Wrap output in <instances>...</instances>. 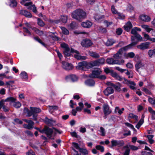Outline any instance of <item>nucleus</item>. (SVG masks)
Listing matches in <instances>:
<instances>
[{
	"instance_id": "f257e3e1",
	"label": "nucleus",
	"mask_w": 155,
	"mask_h": 155,
	"mask_svg": "<svg viewBox=\"0 0 155 155\" xmlns=\"http://www.w3.org/2000/svg\"><path fill=\"white\" fill-rule=\"evenodd\" d=\"M104 63L105 59L102 58L94 61L91 63H87L85 61L80 62L78 63V65L76 67V68L78 69L85 71L86 68H91L94 66H99L104 64Z\"/></svg>"
},
{
	"instance_id": "f03ea898",
	"label": "nucleus",
	"mask_w": 155,
	"mask_h": 155,
	"mask_svg": "<svg viewBox=\"0 0 155 155\" xmlns=\"http://www.w3.org/2000/svg\"><path fill=\"white\" fill-rule=\"evenodd\" d=\"M61 46L64 50L63 53L65 56H69L71 55V52H74L76 54H74V56L77 59L84 60L86 59L85 56L81 55L78 51L74 50L73 48H71L70 50L68 45L65 43H62L61 44Z\"/></svg>"
},
{
	"instance_id": "7ed1b4c3",
	"label": "nucleus",
	"mask_w": 155,
	"mask_h": 155,
	"mask_svg": "<svg viewBox=\"0 0 155 155\" xmlns=\"http://www.w3.org/2000/svg\"><path fill=\"white\" fill-rule=\"evenodd\" d=\"M87 16V13L83 10L81 9L76 10L72 14V17L79 21L85 19Z\"/></svg>"
},
{
	"instance_id": "20e7f679",
	"label": "nucleus",
	"mask_w": 155,
	"mask_h": 155,
	"mask_svg": "<svg viewBox=\"0 0 155 155\" xmlns=\"http://www.w3.org/2000/svg\"><path fill=\"white\" fill-rule=\"evenodd\" d=\"M131 40V43L127 45L130 49L136 45L139 41H142V38L140 35L137 34L134 36H132Z\"/></svg>"
},
{
	"instance_id": "39448f33",
	"label": "nucleus",
	"mask_w": 155,
	"mask_h": 155,
	"mask_svg": "<svg viewBox=\"0 0 155 155\" xmlns=\"http://www.w3.org/2000/svg\"><path fill=\"white\" fill-rule=\"evenodd\" d=\"M130 49L127 46H126L120 49L117 53L115 54L114 55V57L116 60H119V59L121 57V55L123 53L124 51H126ZM121 60H120V61Z\"/></svg>"
},
{
	"instance_id": "423d86ee",
	"label": "nucleus",
	"mask_w": 155,
	"mask_h": 155,
	"mask_svg": "<svg viewBox=\"0 0 155 155\" xmlns=\"http://www.w3.org/2000/svg\"><path fill=\"white\" fill-rule=\"evenodd\" d=\"M106 61L107 63L110 64H117L121 65L124 62V61L123 59H121L120 61L114 60L112 58H107Z\"/></svg>"
},
{
	"instance_id": "0eeeda50",
	"label": "nucleus",
	"mask_w": 155,
	"mask_h": 155,
	"mask_svg": "<svg viewBox=\"0 0 155 155\" xmlns=\"http://www.w3.org/2000/svg\"><path fill=\"white\" fill-rule=\"evenodd\" d=\"M30 109H31V113L32 114V115H33V120H37V114L41 112V109L38 108L31 107H30Z\"/></svg>"
},
{
	"instance_id": "6e6552de",
	"label": "nucleus",
	"mask_w": 155,
	"mask_h": 155,
	"mask_svg": "<svg viewBox=\"0 0 155 155\" xmlns=\"http://www.w3.org/2000/svg\"><path fill=\"white\" fill-rule=\"evenodd\" d=\"M103 109L104 114V117L106 118L107 116L111 114V110L109 106L107 104H104L103 106Z\"/></svg>"
},
{
	"instance_id": "1a4fd4ad",
	"label": "nucleus",
	"mask_w": 155,
	"mask_h": 155,
	"mask_svg": "<svg viewBox=\"0 0 155 155\" xmlns=\"http://www.w3.org/2000/svg\"><path fill=\"white\" fill-rule=\"evenodd\" d=\"M111 147L117 146L120 147L123 146L124 144V142L121 140H112L111 141Z\"/></svg>"
},
{
	"instance_id": "9d476101",
	"label": "nucleus",
	"mask_w": 155,
	"mask_h": 155,
	"mask_svg": "<svg viewBox=\"0 0 155 155\" xmlns=\"http://www.w3.org/2000/svg\"><path fill=\"white\" fill-rule=\"evenodd\" d=\"M101 72V71L100 69H95L92 71L91 74L89 75V76L91 78H98Z\"/></svg>"
},
{
	"instance_id": "9b49d317",
	"label": "nucleus",
	"mask_w": 155,
	"mask_h": 155,
	"mask_svg": "<svg viewBox=\"0 0 155 155\" xmlns=\"http://www.w3.org/2000/svg\"><path fill=\"white\" fill-rule=\"evenodd\" d=\"M15 101V99L13 97H8L5 100H2L0 102V109L3 107L4 105L5 104V102H12Z\"/></svg>"
},
{
	"instance_id": "f8f14e48",
	"label": "nucleus",
	"mask_w": 155,
	"mask_h": 155,
	"mask_svg": "<svg viewBox=\"0 0 155 155\" xmlns=\"http://www.w3.org/2000/svg\"><path fill=\"white\" fill-rule=\"evenodd\" d=\"M61 63L62 67L64 69L68 71L73 69V66L71 64L64 61H62Z\"/></svg>"
},
{
	"instance_id": "ddd939ff",
	"label": "nucleus",
	"mask_w": 155,
	"mask_h": 155,
	"mask_svg": "<svg viewBox=\"0 0 155 155\" xmlns=\"http://www.w3.org/2000/svg\"><path fill=\"white\" fill-rule=\"evenodd\" d=\"M31 2L26 3L24 4L25 6H28V9L29 10H31L35 13H37V10L36 7L34 5H32Z\"/></svg>"
},
{
	"instance_id": "4468645a",
	"label": "nucleus",
	"mask_w": 155,
	"mask_h": 155,
	"mask_svg": "<svg viewBox=\"0 0 155 155\" xmlns=\"http://www.w3.org/2000/svg\"><path fill=\"white\" fill-rule=\"evenodd\" d=\"M106 84L109 86L113 87L118 91H120V90L121 84L120 83H118L116 85L110 82H108Z\"/></svg>"
},
{
	"instance_id": "2eb2a0df",
	"label": "nucleus",
	"mask_w": 155,
	"mask_h": 155,
	"mask_svg": "<svg viewBox=\"0 0 155 155\" xmlns=\"http://www.w3.org/2000/svg\"><path fill=\"white\" fill-rule=\"evenodd\" d=\"M94 18L95 21L98 22H101L103 21L104 18V16L103 15H102L99 13H97L94 15Z\"/></svg>"
},
{
	"instance_id": "dca6fc26",
	"label": "nucleus",
	"mask_w": 155,
	"mask_h": 155,
	"mask_svg": "<svg viewBox=\"0 0 155 155\" xmlns=\"http://www.w3.org/2000/svg\"><path fill=\"white\" fill-rule=\"evenodd\" d=\"M112 87L109 86L104 91V93L106 96H108L114 93V90Z\"/></svg>"
},
{
	"instance_id": "f3484780",
	"label": "nucleus",
	"mask_w": 155,
	"mask_h": 155,
	"mask_svg": "<svg viewBox=\"0 0 155 155\" xmlns=\"http://www.w3.org/2000/svg\"><path fill=\"white\" fill-rule=\"evenodd\" d=\"M65 79L67 81H71L73 82H74L77 80L78 77L75 75L71 74L66 76Z\"/></svg>"
},
{
	"instance_id": "a211bd4d",
	"label": "nucleus",
	"mask_w": 155,
	"mask_h": 155,
	"mask_svg": "<svg viewBox=\"0 0 155 155\" xmlns=\"http://www.w3.org/2000/svg\"><path fill=\"white\" fill-rule=\"evenodd\" d=\"M150 43L148 42H146L141 43L140 45L137 46V48L141 50H144L148 48Z\"/></svg>"
},
{
	"instance_id": "6ab92c4d",
	"label": "nucleus",
	"mask_w": 155,
	"mask_h": 155,
	"mask_svg": "<svg viewBox=\"0 0 155 155\" xmlns=\"http://www.w3.org/2000/svg\"><path fill=\"white\" fill-rule=\"evenodd\" d=\"M92 44L91 41L89 39H84L81 42V45L84 47H87L91 46Z\"/></svg>"
},
{
	"instance_id": "aec40b11",
	"label": "nucleus",
	"mask_w": 155,
	"mask_h": 155,
	"mask_svg": "<svg viewBox=\"0 0 155 155\" xmlns=\"http://www.w3.org/2000/svg\"><path fill=\"white\" fill-rule=\"evenodd\" d=\"M45 133L47 135L48 137L50 138H51V135L53 132V130L47 127H45Z\"/></svg>"
},
{
	"instance_id": "412c9836",
	"label": "nucleus",
	"mask_w": 155,
	"mask_h": 155,
	"mask_svg": "<svg viewBox=\"0 0 155 155\" xmlns=\"http://www.w3.org/2000/svg\"><path fill=\"white\" fill-rule=\"evenodd\" d=\"M140 18L142 21L145 22H149L151 20L150 16L145 15H142L140 16Z\"/></svg>"
},
{
	"instance_id": "4be33fe9",
	"label": "nucleus",
	"mask_w": 155,
	"mask_h": 155,
	"mask_svg": "<svg viewBox=\"0 0 155 155\" xmlns=\"http://www.w3.org/2000/svg\"><path fill=\"white\" fill-rule=\"evenodd\" d=\"M20 13L21 14L24 15L26 17L30 18L32 17L31 14L30 13L25 10H21Z\"/></svg>"
},
{
	"instance_id": "5701e85b",
	"label": "nucleus",
	"mask_w": 155,
	"mask_h": 155,
	"mask_svg": "<svg viewBox=\"0 0 155 155\" xmlns=\"http://www.w3.org/2000/svg\"><path fill=\"white\" fill-rule=\"evenodd\" d=\"M45 122L48 126H51L55 123L56 121L52 119H49L47 117H46L45 118Z\"/></svg>"
},
{
	"instance_id": "b1692460",
	"label": "nucleus",
	"mask_w": 155,
	"mask_h": 155,
	"mask_svg": "<svg viewBox=\"0 0 155 155\" xmlns=\"http://www.w3.org/2000/svg\"><path fill=\"white\" fill-rule=\"evenodd\" d=\"M92 25L91 22L89 21H87L85 22H83L81 24V25L84 28H89Z\"/></svg>"
},
{
	"instance_id": "393cba45",
	"label": "nucleus",
	"mask_w": 155,
	"mask_h": 155,
	"mask_svg": "<svg viewBox=\"0 0 155 155\" xmlns=\"http://www.w3.org/2000/svg\"><path fill=\"white\" fill-rule=\"evenodd\" d=\"M124 110V108H122L121 109H119L118 107H116L114 110V113L116 114L118 113V114L120 115H121L123 113V111Z\"/></svg>"
},
{
	"instance_id": "a878e982",
	"label": "nucleus",
	"mask_w": 155,
	"mask_h": 155,
	"mask_svg": "<svg viewBox=\"0 0 155 155\" xmlns=\"http://www.w3.org/2000/svg\"><path fill=\"white\" fill-rule=\"evenodd\" d=\"M132 27V25L130 21L128 22L124 26L125 30L127 31H129Z\"/></svg>"
},
{
	"instance_id": "bb28decb",
	"label": "nucleus",
	"mask_w": 155,
	"mask_h": 155,
	"mask_svg": "<svg viewBox=\"0 0 155 155\" xmlns=\"http://www.w3.org/2000/svg\"><path fill=\"white\" fill-rule=\"evenodd\" d=\"M85 83L87 86H92L94 85L95 82L92 79H88L85 81Z\"/></svg>"
},
{
	"instance_id": "cd10ccee",
	"label": "nucleus",
	"mask_w": 155,
	"mask_h": 155,
	"mask_svg": "<svg viewBox=\"0 0 155 155\" xmlns=\"http://www.w3.org/2000/svg\"><path fill=\"white\" fill-rule=\"evenodd\" d=\"M148 55L150 58H152L155 56V49L149 50L148 52Z\"/></svg>"
},
{
	"instance_id": "c85d7f7f",
	"label": "nucleus",
	"mask_w": 155,
	"mask_h": 155,
	"mask_svg": "<svg viewBox=\"0 0 155 155\" xmlns=\"http://www.w3.org/2000/svg\"><path fill=\"white\" fill-rule=\"evenodd\" d=\"M144 66V64L140 61H138L136 64L135 67L136 70L138 71V70L142 68Z\"/></svg>"
},
{
	"instance_id": "c756f323",
	"label": "nucleus",
	"mask_w": 155,
	"mask_h": 155,
	"mask_svg": "<svg viewBox=\"0 0 155 155\" xmlns=\"http://www.w3.org/2000/svg\"><path fill=\"white\" fill-rule=\"evenodd\" d=\"M89 54L91 56L95 58H99L100 57V55L99 54L95 52L90 51Z\"/></svg>"
},
{
	"instance_id": "7c9ffc66",
	"label": "nucleus",
	"mask_w": 155,
	"mask_h": 155,
	"mask_svg": "<svg viewBox=\"0 0 155 155\" xmlns=\"http://www.w3.org/2000/svg\"><path fill=\"white\" fill-rule=\"evenodd\" d=\"M154 67L152 64H149L147 66V70L149 74H151L153 71Z\"/></svg>"
},
{
	"instance_id": "2f4dec72",
	"label": "nucleus",
	"mask_w": 155,
	"mask_h": 155,
	"mask_svg": "<svg viewBox=\"0 0 155 155\" xmlns=\"http://www.w3.org/2000/svg\"><path fill=\"white\" fill-rule=\"evenodd\" d=\"M31 28L36 34L40 36L42 35L43 34V32L42 31H40L38 29L35 27Z\"/></svg>"
},
{
	"instance_id": "473e14b6",
	"label": "nucleus",
	"mask_w": 155,
	"mask_h": 155,
	"mask_svg": "<svg viewBox=\"0 0 155 155\" xmlns=\"http://www.w3.org/2000/svg\"><path fill=\"white\" fill-rule=\"evenodd\" d=\"M9 2V5L12 7H16L17 5V2L16 0H8Z\"/></svg>"
},
{
	"instance_id": "72a5a7b5",
	"label": "nucleus",
	"mask_w": 155,
	"mask_h": 155,
	"mask_svg": "<svg viewBox=\"0 0 155 155\" xmlns=\"http://www.w3.org/2000/svg\"><path fill=\"white\" fill-rule=\"evenodd\" d=\"M116 42V41L114 39L110 38L108 39L106 42V45L107 46H111Z\"/></svg>"
},
{
	"instance_id": "f704fd0d",
	"label": "nucleus",
	"mask_w": 155,
	"mask_h": 155,
	"mask_svg": "<svg viewBox=\"0 0 155 155\" xmlns=\"http://www.w3.org/2000/svg\"><path fill=\"white\" fill-rule=\"evenodd\" d=\"M23 111L24 113L27 114V116L28 117H30L32 115V114L31 113V109L30 110L28 108L25 107L24 108Z\"/></svg>"
},
{
	"instance_id": "c9c22d12",
	"label": "nucleus",
	"mask_w": 155,
	"mask_h": 155,
	"mask_svg": "<svg viewBox=\"0 0 155 155\" xmlns=\"http://www.w3.org/2000/svg\"><path fill=\"white\" fill-rule=\"evenodd\" d=\"M135 54L133 52H130L127 54L126 53L124 54V56L127 58H133Z\"/></svg>"
},
{
	"instance_id": "e433bc0d",
	"label": "nucleus",
	"mask_w": 155,
	"mask_h": 155,
	"mask_svg": "<svg viewBox=\"0 0 155 155\" xmlns=\"http://www.w3.org/2000/svg\"><path fill=\"white\" fill-rule=\"evenodd\" d=\"M78 105L80 107H77L76 108V110L78 111H81L83 108L84 105L83 104L82 102H79Z\"/></svg>"
},
{
	"instance_id": "4c0bfd02",
	"label": "nucleus",
	"mask_w": 155,
	"mask_h": 155,
	"mask_svg": "<svg viewBox=\"0 0 155 155\" xmlns=\"http://www.w3.org/2000/svg\"><path fill=\"white\" fill-rule=\"evenodd\" d=\"M128 83L130 84L129 86L130 88L133 90L136 89L135 87H134L136 85V84L133 81H127Z\"/></svg>"
},
{
	"instance_id": "58836bf2",
	"label": "nucleus",
	"mask_w": 155,
	"mask_h": 155,
	"mask_svg": "<svg viewBox=\"0 0 155 155\" xmlns=\"http://www.w3.org/2000/svg\"><path fill=\"white\" fill-rule=\"evenodd\" d=\"M14 99H15V101L12 102H13L14 107L16 108H19L21 106V104L18 101L15 102V98Z\"/></svg>"
},
{
	"instance_id": "ea45409f",
	"label": "nucleus",
	"mask_w": 155,
	"mask_h": 155,
	"mask_svg": "<svg viewBox=\"0 0 155 155\" xmlns=\"http://www.w3.org/2000/svg\"><path fill=\"white\" fill-rule=\"evenodd\" d=\"M124 148L126 149V150L124 152L123 155H129L130 149L129 148V147L128 145L125 146L124 147Z\"/></svg>"
},
{
	"instance_id": "a19ab883",
	"label": "nucleus",
	"mask_w": 155,
	"mask_h": 155,
	"mask_svg": "<svg viewBox=\"0 0 155 155\" xmlns=\"http://www.w3.org/2000/svg\"><path fill=\"white\" fill-rule=\"evenodd\" d=\"M144 122V120L143 119H141L139 122L136 126V127L139 129L140 126L143 124Z\"/></svg>"
},
{
	"instance_id": "79ce46f5",
	"label": "nucleus",
	"mask_w": 155,
	"mask_h": 155,
	"mask_svg": "<svg viewBox=\"0 0 155 155\" xmlns=\"http://www.w3.org/2000/svg\"><path fill=\"white\" fill-rule=\"evenodd\" d=\"M128 117H129L133 118L136 120L137 121L138 120V117L132 113H130L129 114Z\"/></svg>"
},
{
	"instance_id": "37998d69",
	"label": "nucleus",
	"mask_w": 155,
	"mask_h": 155,
	"mask_svg": "<svg viewBox=\"0 0 155 155\" xmlns=\"http://www.w3.org/2000/svg\"><path fill=\"white\" fill-rule=\"evenodd\" d=\"M34 39L35 40L44 46L45 47L46 46L45 44L39 38L37 37H35L34 38Z\"/></svg>"
},
{
	"instance_id": "c03bdc74",
	"label": "nucleus",
	"mask_w": 155,
	"mask_h": 155,
	"mask_svg": "<svg viewBox=\"0 0 155 155\" xmlns=\"http://www.w3.org/2000/svg\"><path fill=\"white\" fill-rule=\"evenodd\" d=\"M20 75L22 78L25 79L28 78L27 74L26 73L25 71L22 72L20 74Z\"/></svg>"
},
{
	"instance_id": "a18cd8bd",
	"label": "nucleus",
	"mask_w": 155,
	"mask_h": 155,
	"mask_svg": "<svg viewBox=\"0 0 155 155\" xmlns=\"http://www.w3.org/2000/svg\"><path fill=\"white\" fill-rule=\"evenodd\" d=\"M77 24L76 22H71L68 26L69 28L71 29H73L75 28L76 27Z\"/></svg>"
},
{
	"instance_id": "49530a36",
	"label": "nucleus",
	"mask_w": 155,
	"mask_h": 155,
	"mask_svg": "<svg viewBox=\"0 0 155 155\" xmlns=\"http://www.w3.org/2000/svg\"><path fill=\"white\" fill-rule=\"evenodd\" d=\"M148 101L150 104L152 105L153 104H155V100L154 99L149 96H148Z\"/></svg>"
},
{
	"instance_id": "de8ad7c7",
	"label": "nucleus",
	"mask_w": 155,
	"mask_h": 155,
	"mask_svg": "<svg viewBox=\"0 0 155 155\" xmlns=\"http://www.w3.org/2000/svg\"><path fill=\"white\" fill-rule=\"evenodd\" d=\"M62 32L64 34L68 35L69 33V31L66 28L63 27H61V28Z\"/></svg>"
},
{
	"instance_id": "09e8293b",
	"label": "nucleus",
	"mask_w": 155,
	"mask_h": 155,
	"mask_svg": "<svg viewBox=\"0 0 155 155\" xmlns=\"http://www.w3.org/2000/svg\"><path fill=\"white\" fill-rule=\"evenodd\" d=\"M100 132L101 133V135L102 136H105V131L104 129L102 127L100 128Z\"/></svg>"
},
{
	"instance_id": "8fccbe9b",
	"label": "nucleus",
	"mask_w": 155,
	"mask_h": 155,
	"mask_svg": "<svg viewBox=\"0 0 155 155\" xmlns=\"http://www.w3.org/2000/svg\"><path fill=\"white\" fill-rule=\"evenodd\" d=\"M116 15L118 16V18L123 19L125 18V16L124 15L119 12H118Z\"/></svg>"
},
{
	"instance_id": "3c124183",
	"label": "nucleus",
	"mask_w": 155,
	"mask_h": 155,
	"mask_svg": "<svg viewBox=\"0 0 155 155\" xmlns=\"http://www.w3.org/2000/svg\"><path fill=\"white\" fill-rule=\"evenodd\" d=\"M37 20L38 24L41 27H43L44 26L45 24L42 20L39 18H38Z\"/></svg>"
},
{
	"instance_id": "603ef678",
	"label": "nucleus",
	"mask_w": 155,
	"mask_h": 155,
	"mask_svg": "<svg viewBox=\"0 0 155 155\" xmlns=\"http://www.w3.org/2000/svg\"><path fill=\"white\" fill-rule=\"evenodd\" d=\"M111 10L112 12L114 14L116 15L118 12L117 11V10L115 8V6L114 5H112L111 6Z\"/></svg>"
},
{
	"instance_id": "864d4df0",
	"label": "nucleus",
	"mask_w": 155,
	"mask_h": 155,
	"mask_svg": "<svg viewBox=\"0 0 155 155\" xmlns=\"http://www.w3.org/2000/svg\"><path fill=\"white\" fill-rule=\"evenodd\" d=\"M96 149L101 151L102 152H103L104 151V148L103 147L100 145H97L96 146Z\"/></svg>"
},
{
	"instance_id": "5fc2aeb1",
	"label": "nucleus",
	"mask_w": 155,
	"mask_h": 155,
	"mask_svg": "<svg viewBox=\"0 0 155 155\" xmlns=\"http://www.w3.org/2000/svg\"><path fill=\"white\" fill-rule=\"evenodd\" d=\"M68 19V17L67 16H61V19L62 21L64 23L66 22Z\"/></svg>"
},
{
	"instance_id": "6e6d98bb",
	"label": "nucleus",
	"mask_w": 155,
	"mask_h": 155,
	"mask_svg": "<svg viewBox=\"0 0 155 155\" xmlns=\"http://www.w3.org/2000/svg\"><path fill=\"white\" fill-rule=\"evenodd\" d=\"M34 124V123L30 120L28 123V125H29V127L31 129H32L33 128V125Z\"/></svg>"
},
{
	"instance_id": "4d7b16f0",
	"label": "nucleus",
	"mask_w": 155,
	"mask_h": 155,
	"mask_svg": "<svg viewBox=\"0 0 155 155\" xmlns=\"http://www.w3.org/2000/svg\"><path fill=\"white\" fill-rule=\"evenodd\" d=\"M55 51L57 52V54H58V57H59L60 60L61 61L62 58H63V56H62L61 54L60 53V52L58 50H55Z\"/></svg>"
},
{
	"instance_id": "13d9d810",
	"label": "nucleus",
	"mask_w": 155,
	"mask_h": 155,
	"mask_svg": "<svg viewBox=\"0 0 155 155\" xmlns=\"http://www.w3.org/2000/svg\"><path fill=\"white\" fill-rule=\"evenodd\" d=\"M48 107L49 108V109L51 110H57L58 108V107L56 106H48Z\"/></svg>"
},
{
	"instance_id": "bf43d9fd",
	"label": "nucleus",
	"mask_w": 155,
	"mask_h": 155,
	"mask_svg": "<svg viewBox=\"0 0 155 155\" xmlns=\"http://www.w3.org/2000/svg\"><path fill=\"white\" fill-rule=\"evenodd\" d=\"M23 31L24 32H26L28 33L29 35H31V33L30 31L29 30L28 28H27L25 27H23Z\"/></svg>"
},
{
	"instance_id": "052dcab7",
	"label": "nucleus",
	"mask_w": 155,
	"mask_h": 155,
	"mask_svg": "<svg viewBox=\"0 0 155 155\" xmlns=\"http://www.w3.org/2000/svg\"><path fill=\"white\" fill-rule=\"evenodd\" d=\"M115 68L121 73L127 70L126 69H122L119 67H116Z\"/></svg>"
},
{
	"instance_id": "680f3d73",
	"label": "nucleus",
	"mask_w": 155,
	"mask_h": 155,
	"mask_svg": "<svg viewBox=\"0 0 155 155\" xmlns=\"http://www.w3.org/2000/svg\"><path fill=\"white\" fill-rule=\"evenodd\" d=\"M122 32V30L121 28H117L116 31V33L118 35H120Z\"/></svg>"
},
{
	"instance_id": "e2e57ef3",
	"label": "nucleus",
	"mask_w": 155,
	"mask_h": 155,
	"mask_svg": "<svg viewBox=\"0 0 155 155\" xmlns=\"http://www.w3.org/2000/svg\"><path fill=\"white\" fill-rule=\"evenodd\" d=\"M129 147L131 150H136L138 149V147H137L134 145H130Z\"/></svg>"
},
{
	"instance_id": "0e129e2a",
	"label": "nucleus",
	"mask_w": 155,
	"mask_h": 155,
	"mask_svg": "<svg viewBox=\"0 0 155 155\" xmlns=\"http://www.w3.org/2000/svg\"><path fill=\"white\" fill-rule=\"evenodd\" d=\"M148 110L150 113L155 115V111L151 107H148Z\"/></svg>"
},
{
	"instance_id": "69168bd1",
	"label": "nucleus",
	"mask_w": 155,
	"mask_h": 155,
	"mask_svg": "<svg viewBox=\"0 0 155 155\" xmlns=\"http://www.w3.org/2000/svg\"><path fill=\"white\" fill-rule=\"evenodd\" d=\"M25 133L28 136L32 137L33 136V134L30 131L26 130L25 131Z\"/></svg>"
},
{
	"instance_id": "338daca9",
	"label": "nucleus",
	"mask_w": 155,
	"mask_h": 155,
	"mask_svg": "<svg viewBox=\"0 0 155 155\" xmlns=\"http://www.w3.org/2000/svg\"><path fill=\"white\" fill-rule=\"evenodd\" d=\"M104 23L107 27H108L112 24V22H108L107 20L104 21Z\"/></svg>"
},
{
	"instance_id": "774afa93",
	"label": "nucleus",
	"mask_w": 155,
	"mask_h": 155,
	"mask_svg": "<svg viewBox=\"0 0 155 155\" xmlns=\"http://www.w3.org/2000/svg\"><path fill=\"white\" fill-rule=\"evenodd\" d=\"M142 155H153L151 153L147 151H143L141 153Z\"/></svg>"
}]
</instances>
